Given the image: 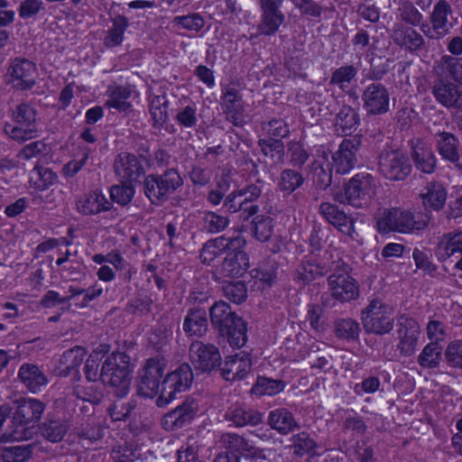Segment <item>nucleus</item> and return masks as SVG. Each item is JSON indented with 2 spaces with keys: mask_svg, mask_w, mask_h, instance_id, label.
Wrapping results in <instances>:
<instances>
[{
  "mask_svg": "<svg viewBox=\"0 0 462 462\" xmlns=\"http://www.w3.org/2000/svg\"><path fill=\"white\" fill-rule=\"evenodd\" d=\"M166 365L163 357H152L146 360L138 374V394L150 399L157 396L155 403L160 408L170 404L178 393L189 390L193 382L191 367L186 363L167 374L161 381Z\"/></svg>",
  "mask_w": 462,
  "mask_h": 462,
  "instance_id": "nucleus-1",
  "label": "nucleus"
},
{
  "mask_svg": "<svg viewBox=\"0 0 462 462\" xmlns=\"http://www.w3.org/2000/svg\"><path fill=\"white\" fill-rule=\"evenodd\" d=\"M209 316L212 326L222 336L227 337V341L232 347L240 348L245 345L247 341L245 324L229 304L222 300L215 302L209 310Z\"/></svg>",
  "mask_w": 462,
  "mask_h": 462,
  "instance_id": "nucleus-2",
  "label": "nucleus"
},
{
  "mask_svg": "<svg viewBox=\"0 0 462 462\" xmlns=\"http://www.w3.org/2000/svg\"><path fill=\"white\" fill-rule=\"evenodd\" d=\"M17 407L12 417V429L8 432L13 440H27L32 438L34 424L39 421L45 410V404L34 398H22L16 401Z\"/></svg>",
  "mask_w": 462,
  "mask_h": 462,
  "instance_id": "nucleus-3",
  "label": "nucleus"
},
{
  "mask_svg": "<svg viewBox=\"0 0 462 462\" xmlns=\"http://www.w3.org/2000/svg\"><path fill=\"white\" fill-rule=\"evenodd\" d=\"M130 356L124 352H114L104 361L99 378L114 389L117 397L125 396L131 383Z\"/></svg>",
  "mask_w": 462,
  "mask_h": 462,
  "instance_id": "nucleus-4",
  "label": "nucleus"
},
{
  "mask_svg": "<svg viewBox=\"0 0 462 462\" xmlns=\"http://www.w3.org/2000/svg\"><path fill=\"white\" fill-rule=\"evenodd\" d=\"M377 180L370 173L361 172L350 179L345 187V195L336 194L334 199L340 203L346 202L356 208L370 205L376 194Z\"/></svg>",
  "mask_w": 462,
  "mask_h": 462,
  "instance_id": "nucleus-5",
  "label": "nucleus"
},
{
  "mask_svg": "<svg viewBox=\"0 0 462 462\" xmlns=\"http://www.w3.org/2000/svg\"><path fill=\"white\" fill-rule=\"evenodd\" d=\"M183 184L177 170L171 168L162 174H149L143 182V193L153 205H162Z\"/></svg>",
  "mask_w": 462,
  "mask_h": 462,
  "instance_id": "nucleus-6",
  "label": "nucleus"
},
{
  "mask_svg": "<svg viewBox=\"0 0 462 462\" xmlns=\"http://www.w3.org/2000/svg\"><path fill=\"white\" fill-rule=\"evenodd\" d=\"M263 182L257 180L254 183L233 190L225 200L224 206L231 213L241 212V218L248 220L259 212L258 205L254 202L261 197Z\"/></svg>",
  "mask_w": 462,
  "mask_h": 462,
  "instance_id": "nucleus-7",
  "label": "nucleus"
},
{
  "mask_svg": "<svg viewBox=\"0 0 462 462\" xmlns=\"http://www.w3.org/2000/svg\"><path fill=\"white\" fill-rule=\"evenodd\" d=\"M331 269L334 273L328 277L331 297L341 303L356 300L359 297V285L356 280L349 275L351 267L338 259L333 263Z\"/></svg>",
  "mask_w": 462,
  "mask_h": 462,
  "instance_id": "nucleus-8",
  "label": "nucleus"
},
{
  "mask_svg": "<svg viewBox=\"0 0 462 462\" xmlns=\"http://www.w3.org/2000/svg\"><path fill=\"white\" fill-rule=\"evenodd\" d=\"M361 319L366 333L384 335L393 328L392 309L379 300H373L362 310Z\"/></svg>",
  "mask_w": 462,
  "mask_h": 462,
  "instance_id": "nucleus-9",
  "label": "nucleus"
},
{
  "mask_svg": "<svg viewBox=\"0 0 462 462\" xmlns=\"http://www.w3.org/2000/svg\"><path fill=\"white\" fill-rule=\"evenodd\" d=\"M379 173L390 181H402L411 173L410 158L398 150L383 152L378 162Z\"/></svg>",
  "mask_w": 462,
  "mask_h": 462,
  "instance_id": "nucleus-10",
  "label": "nucleus"
},
{
  "mask_svg": "<svg viewBox=\"0 0 462 462\" xmlns=\"http://www.w3.org/2000/svg\"><path fill=\"white\" fill-rule=\"evenodd\" d=\"M377 226L380 232L411 233L426 226V222L415 221L414 216L406 210L393 208L378 219Z\"/></svg>",
  "mask_w": 462,
  "mask_h": 462,
  "instance_id": "nucleus-11",
  "label": "nucleus"
},
{
  "mask_svg": "<svg viewBox=\"0 0 462 462\" xmlns=\"http://www.w3.org/2000/svg\"><path fill=\"white\" fill-rule=\"evenodd\" d=\"M420 327L417 320L406 315H402L397 320V350L403 356H411L417 351Z\"/></svg>",
  "mask_w": 462,
  "mask_h": 462,
  "instance_id": "nucleus-12",
  "label": "nucleus"
},
{
  "mask_svg": "<svg viewBox=\"0 0 462 462\" xmlns=\"http://www.w3.org/2000/svg\"><path fill=\"white\" fill-rule=\"evenodd\" d=\"M246 241L243 236L237 235L227 237L220 236L208 240L200 249L199 258L204 264L210 265L215 259L231 250L244 248Z\"/></svg>",
  "mask_w": 462,
  "mask_h": 462,
  "instance_id": "nucleus-13",
  "label": "nucleus"
},
{
  "mask_svg": "<svg viewBox=\"0 0 462 462\" xmlns=\"http://www.w3.org/2000/svg\"><path fill=\"white\" fill-rule=\"evenodd\" d=\"M189 360L196 370L208 373L220 366L221 355L214 344L197 340L189 346Z\"/></svg>",
  "mask_w": 462,
  "mask_h": 462,
  "instance_id": "nucleus-14",
  "label": "nucleus"
},
{
  "mask_svg": "<svg viewBox=\"0 0 462 462\" xmlns=\"http://www.w3.org/2000/svg\"><path fill=\"white\" fill-rule=\"evenodd\" d=\"M319 213L337 231L347 236L353 241L357 240L358 234L355 228V219L340 209L338 206L330 202H322L319 207Z\"/></svg>",
  "mask_w": 462,
  "mask_h": 462,
  "instance_id": "nucleus-15",
  "label": "nucleus"
},
{
  "mask_svg": "<svg viewBox=\"0 0 462 462\" xmlns=\"http://www.w3.org/2000/svg\"><path fill=\"white\" fill-rule=\"evenodd\" d=\"M198 411V402L192 397H188L181 404L162 418V426L169 431L179 430L190 424Z\"/></svg>",
  "mask_w": 462,
  "mask_h": 462,
  "instance_id": "nucleus-16",
  "label": "nucleus"
},
{
  "mask_svg": "<svg viewBox=\"0 0 462 462\" xmlns=\"http://www.w3.org/2000/svg\"><path fill=\"white\" fill-rule=\"evenodd\" d=\"M363 107L370 116H378L389 111L390 94L382 83H371L362 92Z\"/></svg>",
  "mask_w": 462,
  "mask_h": 462,
  "instance_id": "nucleus-17",
  "label": "nucleus"
},
{
  "mask_svg": "<svg viewBox=\"0 0 462 462\" xmlns=\"http://www.w3.org/2000/svg\"><path fill=\"white\" fill-rule=\"evenodd\" d=\"M361 146L358 136L344 139L337 151L332 155V168L338 174H346L353 170L357 162L356 154Z\"/></svg>",
  "mask_w": 462,
  "mask_h": 462,
  "instance_id": "nucleus-18",
  "label": "nucleus"
},
{
  "mask_svg": "<svg viewBox=\"0 0 462 462\" xmlns=\"http://www.w3.org/2000/svg\"><path fill=\"white\" fill-rule=\"evenodd\" d=\"M431 94L435 100L448 109L462 110V89L455 82L440 78L433 82Z\"/></svg>",
  "mask_w": 462,
  "mask_h": 462,
  "instance_id": "nucleus-19",
  "label": "nucleus"
},
{
  "mask_svg": "<svg viewBox=\"0 0 462 462\" xmlns=\"http://www.w3.org/2000/svg\"><path fill=\"white\" fill-rule=\"evenodd\" d=\"M37 69L33 62L27 59L16 58L13 60L8 68L9 81L15 88L25 90L32 88L35 84Z\"/></svg>",
  "mask_w": 462,
  "mask_h": 462,
  "instance_id": "nucleus-20",
  "label": "nucleus"
},
{
  "mask_svg": "<svg viewBox=\"0 0 462 462\" xmlns=\"http://www.w3.org/2000/svg\"><path fill=\"white\" fill-rule=\"evenodd\" d=\"M114 171L121 182H138L145 171L136 155L120 152L114 160Z\"/></svg>",
  "mask_w": 462,
  "mask_h": 462,
  "instance_id": "nucleus-21",
  "label": "nucleus"
},
{
  "mask_svg": "<svg viewBox=\"0 0 462 462\" xmlns=\"http://www.w3.org/2000/svg\"><path fill=\"white\" fill-rule=\"evenodd\" d=\"M252 369L251 355L242 351L225 358L221 374L226 381H240L246 377Z\"/></svg>",
  "mask_w": 462,
  "mask_h": 462,
  "instance_id": "nucleus-22",
  "label": "nucleus"
},
{
  "mask_svg": "<svg viewBox=\"0 0 462 462\" xmlns=\"http://www.w3.org/2000/svg\"><path fill=\"white\" fill-rule=\"evenodd\" d=\"M225 420L236 428L257 426L263 421V414L245 403H235L227 408Z\"/></svg>",
  "mask_w": 462,
  "mask_h": 462,
  "instance_id": "nucleus-23",
  "label": "nucleus"
},
{
  "mask_svg": "<svg viewBox=\"0 0 462 462\" xmlns=\"http://www.w3.org/2000/svg\"><path fill=\"white\" fill-rule=\"evenodd\" d=\"M221 107L229 122L236 126L243 125L244 102L236 88L226 86L222 89Z\"/></svg>",
  "mask_w": 462,
  "mask_h": 462,
  "instance_id": "nucleus-24",
  "label": "nucleus"
},
{
  "mask_svg": "<svg viewBox=\"0 0 462 462\" xmlns=\"http://www.w3.org/2000/svg\"><path fill=\"white\" fill-rule=\"evenodd\" d=\"M391 36L394 43L411 52L421 51L425 47L423 36L402 23L393 24Z\"/></svg>",
  "mask_w": 462,
  "mask_h": 462,
  "instance_id": "nucleus-25",
  "label": "nucleus"
},
{
  "mask_svg": "<svg viewBox=\"0 0 462 462\" xmlns=\"http://www.w3.org/2000/svg\"><path fill=\"white\" fill-rule=\"evenodd\" d=\"M218 442L222 448L229 450V453H238L245 457L252 458L262 457L263 451L239 434L223 433L220 435Z\"/></svg>",
  "mask_w": 462,
  "mask_h": 462,
  "instance_id": "nucleus-26",
  "label": "nucleus"
},
{
  "mask_svg": "<svg viewBox=\"0 0 462 462\" xmlns=\"http://www.w3.org/2000/svg\"><path fill=\"white\" fill-rule=\"evenodd\" d=\"M244 248L231 250L220 265V273L225 277H239L244 274L249 265L247 254Z\"/></svg>",
  "mask_w": 462,
  "mask_h": 462,
  "instance_id": "nucleus-27",
  "label": "nucleus"
},
{
  "mask_svg": "<svg viewBox=\"0 0 462 462\" xmlns=\"http://www.w3.org/2000/svg\"><path fill=\"white\" fill-rule=\"evenodd\" d=\"M21 383L32 393H38L48 383L44 372L36 365L24 363L18 371Z\"/></svg>",
  "mask_w": 462,
  "mask_h": 462,
  "instance_id": "nucleus-28",
  "label": "nucleus"
},
{
  "mask_svg": "<svg viewBox=\"0 0 462 462\" xmlns=\"http://www.w3.org/2000/svg\"><path fill=\"white\" fill-rule=\"evenodd\" d=\"M267 424L282 435H287L300 429L294 415L286 408L272 410L268 414Z\"/></svg>",
  "mask_w": 462,
  "mask_h": 462,
  "instance_id": "nucleus-29",
  "label": "nucleus"
},
{
  "mask_svg": "<svg viewBox=\"0 0 462 462\" xmlns=\"http://www.w3.org/2000/svg\"><path fill=\"white\" fill-rule=\"evenodd\" d=\"M436 148L442 159L450 162L459 161V141L452 133L446 131H438L434 134Z\"/></svg>",
  "mask_w": 462,
  "mask_h": 462,
  "instance_id": "nucleus-30",
  "label": "nucleus"
},
{
  "mask_svg": "<svg viewBox=\"0 0 462 462\" xmlns=\"http://www.w3.org/2000/svg\"><path fill=\"white\" fill-rule=\"evenodd\" d=\"M112 206V202L97 190L83 196L77 202L78 210L87 216L108 211Z\"/></svg>",
  "mask_w": 462,
  "mask_h": 462,
  "instance_id": "nucleus-31",
  "label": "nucleus"
},
{
  "mask_svg": "<svg viewBox=\"0 0 462 462\" xmlns=\"http://www.w3.org/2000/svg\"><path fill=\"white\" fill-rule=\"evenodd\" d=\"M260 8L261 20L258 24V32L266 36L273 35L284 23L285 15L281 10L264 5H260Z\"/></svg>",
  "mask_w": 462,
  "mask_h": 462,
  "instance_id": "nucleus-32",
  "label": "nucleus"
},
{
  "mask_svg": "<svg viewBox=\"0 0 462 462\" xmlns=\"http://www.w3.org/2000/svg\"><path fill=\"white\" fill-rule=\"evenodd\" d=\"M69 429L67 420L55 416H48L39 426L41 435L51 443H57L63 439Z\"/></svg>",
  "mask_w": 462,
  "mask_h": 462,
  "instance_id": "nucleus-33",
  "label": "nucleus"
},
{
  "mask_svg": "<svg viewBox=\"0 0 462 462\" xmlns=\"http://www.w3.org/2000/svg\"><path fill=\"white\" fill-rule=\"evenodd\" d=\"M207 311L202 308H192L183 321V330L188 336L201 337L208 331Z\"/></svg>",
  "mask_w": 462,
  "mask_h": 462,
  "instance_id": "nucleus-34",
  "label": "nucleus"
},
{
  "mask_svg": "<svg viewBox=\"0 0 462 462\" xmlns=\"http://www.w3.org/2000/svg\"><path fill=\"white\" fill-rule=\"evenodd\" d=\"M327 266L318 263L315 260H303L296 269L294 281L300 286H305L328 273Z\"/></svg>",
  "mask_w": 462,
  "mask_h": 462,
  "instance_id": "nucleus-35",
  "label": "nucleus"
},
{
  "mask_svg": "<svg viewBox=\"0 0 462 462\" xmlns=\"http://www.w3.org/2000/svg\"><path fill=\"white\" fill-rule=\"evenodd\" d=\"M420 196L426 209L439 210L447 200L446 189L437 181L427 183Z\"/></svg>",
  "mask_w": 462,
  "mask_h": 462,
  "instance_id": "nucleus-36",
  "label": "nucleus"
},
{
  "mask_svg": "<svg viewBox=\"0 0 462 462\" xmlns=\"http://www.w3.org/2000/svg\"><path fill=\"white\" fill-rule=\"evenodd\" d=\"M86 355L87 350L79 346L66 350L60 358V374L68 376L72 371L78 373V368L81 365Z\"/></svg>",
  "mask_w": 462,
  "mask_h": 462,
  "instance_id": "nucleus-37",
  "label": "nucleus"
},
{
  "mask_svg": "<svg viewBox=\"0 0 462 462\" xmlns=\"http://www.w3.org/2000/svg\"><path fill=\"white\" fill-rule=\"evenodd\" d=\"M462 254V232L448 233L440 238L436 255L439 261H445L455 254Z\"/></svg>",
  "mask_w": 462,
  "mask_h": 462,
  "instance_id": "nucleus-38",
  "label": "nucleus"
},
{
  "mask_svg": "<svg viewBox=\"0 0 462 462\" xmlns=\"http://www.w3.org/2000/svg\"><path fill=\"white\" fill-rule=\"evenodd\" d=\"M291 448L293 454L297 457L310 456L314 457L318 455V443L312 439L310 433L300 431L294 434L291 438Z\"/></svg>",
  "mask_w": 462,
  "mask_h": 462,
  "instance_id": "nucleus-39",
  "label": "nucleus"
},
{
  "mask_svg": "<svg viewBox=\"0 0 462 462\" xmlns=\"http://www.w3.org/2000/svg\"><path fill=\"white\" fill-rule=\"evenodd\" d=\"M168 107L169 100L165 94L151 97L149 110L152 116V127L161 129L168 121Z\"/></svg>",
  "mask_w": 462,
  "mask_h": 462,
  "instance_id": "nucleus-40",
  "label": "nucleus"
},
{
  "mask_svg": "<svg viewBox=\"0 0 462 462\" xmlns=\"http://www.w3.org/2000/svg\"><path fill=\"white\" fill-rule=\"evenodd\" d=\"M411 157L415 167L423 173L430 174L435 171L437 159L430 148L417 145Z\"/></svg>",
  "mask_w": 462,
  "mask_h": 462,
  "instance_id": "nucleus-41",
  "label": "nucleus"
},
{
  "mask_svg": "<svg viewBox=\"0 0 462 462\" xmlns=\"http://www.w3.org/2000/svg\"><path fill=\"white\" fill-rule=\"evenodd\" d=\"M357 73L358 69L355 65L341 66L332 72L329 85L337 87L343 92H347Z\"/></svg>",
  "mask_w": 462,
  "mask_h": 462,
  "instance_id": "nucleus-42",
  "label": "nucleus"
},
{
  "mask_svg": "<svg viewBox=\"0 0 462 462\" xmlns=\"http://www.w3.org/2000/svg\"><path fill=\"white\" fill-rule=\"evenodd\" d=\"M129 26L127 17L117 14L112 20V27L107 31L104 43L108 48L119 46L124 40V34Z\"/></svg>",
  "mask_w": 462,
  "mask_h": 462,
  "instance_id": "nucleus-43",
  "label": "nucleus"
},
{
  "mask_svg": "<svg viewBox=\"0 0 462 462\" xmlns=\"http://www.w3.org/2000/svg\"><path fill=\"white\" fill-rule=\"evenodd\" d=\"M442 359V346L437 342L428 343L417 357L418 364L425 369L439 367Z\"/></svg>",
  "mask_w": 462,
  "mask_h": 462,
  "instance_id": "nucleus-44",
  "label": "nucleus"
},
{
  "mask_svg": "<svg viewBox=\"0 0 462 462\" xmlns=\"http://www.w3.org/2000/svg\"><path fill=\"white\" fill-rule=\"evenodd\" d=\"M108 99L106 101V106L110 108H115L120 112H126L129 110L131 105L126 100L131 96V89L124 86H110L107 89Z\"/></svg>",
  "mask_w": 462,
  "mask_h": 462,
  "instance_id": "nucleus-45",
  "label": "nucleus"
},
{
  "mask_svg": "<svg viewBox=\"0 0 462 462\" xmlns=\"http://www.w3.org/2000/svg\"><path fill=\"white\" fill-rule=\"evenodd\" d=\"M304 181L302 173L293 169H285L280 173L277 186L280 191L291 195L300 188Z\"/></svg>",
  "mask_w": 462,
  "mask_h": 462,
  "instance_id": "nucleus-46",
  "label": "nucleus"
},
{
  "mask_svg": "<svg viewBox=\"0 0 462 462\" xmlns=\"http://www.w3.org/2000/svg\"><path fill=\"white\" fill-rule=\"evenodd\" d=\"M439 68L442 77L462 85V58L444 55L441 57Z\"/></svg>",
  "mask_w": 462,
  "mask_h": 462,
  "instance_id": "nucleus-47",
  "label": "nucleus"
},
{
  "mask_svg": "<svg viewBox=\"0 0 462 462\" xmlns=\"http://www.w3.org/2000/svg\"><path fill=\"white\" fill-rule=\"evenodd\" d=\"M451 14V5L446 0H439L433 7L430 22L441 29L442 32L448 34L451 27V23L448 22V17Z\"/></svg>",
  "mask_w": 462,
  "mask_h": 462,
  "instance_id": "nucleus-48",
  "label": "nucleus"
},
{
  "mask_svg": "<svg viewBox=\"0 0 462 462\" xmlns=\"http://www.w3.org/2000/svg\"><path fill=\"white\" fill-rule=\"evenodd\" d=\"M359 125L357 112L350 106H343L337 115L336 126L341 129L344 135L351 134Z\"/></svg>",
  "mask_w": 462,
  "mask_h": 462,
  "instance_id": "nucleus-49",
  "label": "nucleus"
},
{
  "mask_svg": "<svg viewBox=\"0 0 462 462\" xmlns=\"http://www.w3.org/2000/svg\"><path fill=\"white\" fill-rule=\"evenodd\" d=\"M57 180V175L50 168L43 166L34 167L30 173V183L39 190H45Z\"/></svg>",
  "mask_w": 462,
  "mask_h": 462,
  "instance_id": "nucleus-50",
  "label": "nucleus"
},
{
  "mask_svg": "<svg viewBox=\"0 0 462 462\" xmlns=\"http://www.w3.org/2000/svg\"><path fill=\"white\" fill-rule=\"evenodd\" d=\"M360 331L359 323L350 318L338 319L334 323L335 335L341 339L356 340L359 337Z\"/></svg>",
  "mask_w": 462,
  "mask_h": 462,
  "instance_id": "nucleus-51",
  "label": "nucleus"
},
{
  "mask_svg": "<svg viewBox=\"0 0 462 462\" xmlns=\"http://www.w3.org/2000/svg\"><path fill=\"white\" fill-rule=\"evenodd\" d=\"M253 236L259 242L269 241L273 233V218L263 215L256 216L252 223Z\"/></svg>",
  "mask_w": 462,
  "mask_h": 462,
  "instance_id": "nucleus-52",
  "label": "nucleus"
},
{
  "mask_svg": "<svg viewBox=\"0 0 462 462\" xmlns=\"http://www.w3.org/2000/svg\"><path fill=\"white\" fill-rule=\"evenodd\" d=\"M5 133L13 140L25 142L37 136V125L28 126L23 124L6 123L4 127Z\"/></svg>",
  "mask_w": 462,
  "mask_h": 462,
  "instance_id": "nucleus-53",
  "label": "nucleus"
},
{
  "mask_svg": "<svg viewBox=\"0 0 462 462\" xmlns=\"http://www.w3.org/2000/svg\"><path fill=\"white\" fill-rule=\"evenodd\" d=\"M286 383L280 379L258 377L252 388V392L257 395H275L283 391Z\"/></svg>",
  "mask_w": 462,
  "mask_h": 462,
  "instance_id": "nucleus-54",
  "label": "nucleus"
},
{
  "mask_svg": "<svg viewBox=\"0 0 462 462\" xmlns=\"http://www.w3.org/2000/svg\"><path fill=\"white\" fill-rule=\"evenodd\" d=\"M32 445L5 447L0 457L4 462H26L32 457Z\"/></svg>",
  "mask_w": 462,
  "mask_h": 462,
  "instance_id": "nucleus-55",
  "label": "nucleus"
},
{
  "mask_svg": "<svg viewBox=\"0 0 462 462\" xmlns=\"http://www.w3.org/2000/svg\"><path fill=\"white\" fill-rule=\"evenodd\" d=\"M202 221L204 230L209 234L223 232L230 223L228 217L208 210L203 213Z\"/></svg>",
  "mask_w": 462,
  "mask_h": 462,
  "instance_id": "nucleus-56",
  "label": "nucleus"
},
{
  "mask_svg": "<svg viewBox=\"0 0 462 462\" xmlns=\"http://www.w3.org/2000/svg\"><path fill=\"white\" fill-rule=\"evenodd\" d=\"M258 145L265 156H269L274 162H282L284 160V144L280 139H260Z\"/></svg>",
  "mask_w": 462,
  "mask_h": 462,
  "instance_id": "nucleus-57",
  "label": "nucleus"
},
{
  "mask_svg": "<svg viewBox=\"0 0 462 462\" xmlns=\"http://www.w3.org/2000/svg\"><path fill=\"white\" fill-rule=\"evenodd\" d=\"M444 356L448 367L462 373V339L449 342L445 349Z\"/></svg>",
  "mask_w": 462,
  "mask_h": 462,
  "instance_id": "nucleus-58",
  "label": "nucleus"
},
{
  "mask_svg": "<svg viewBox=\"0 0 462 462\" xmlns=\"http://www.w3.org/2000/svg\"><path fill=\"white\" fill-rule=\"evenodd\" d=\"M36 115V109L28 103H21L12 111L15 124H25L28 126L37 125Z\"/></svg>",
  "mask_w": 462,
  "mask_h": 462,
  "instance_id": "nucleus-59",
  "label": "nucleus"
},
{
  "mask_svg": "<svg viewBox=\"0 0 462 462\" xmlns=\"http://www.w3.org/2000/svg\"><path fill=\"white\" fill-rule=\"evenodd\" d=\"M135 194V189L133 183L122 182L119 185H114L110 188L111 199L121 205H128Z\"/></svg>",
  "mask_w": 462,
  "mask_h": 462,
  "instance_id": "nucleus-60",
  "label": "nucleus"
},
{
  "mask_svg": "<svg viewBox=\"0 0 462 462\" xmlns=\"http://www.w3.org/2000/svg\"><path fill=\"white\" fill-rule=\"evenodd\" d=\"M398 14L401 19L412 26L419 25L422 19V14L409 1H401L398 6Z\"/></svg>",
  "mask_w": 462,
  "mask_h": 462,
  "instance_id": "nucleus-61",
  "label": "nucleus"
},
{
  "mask_svg": "<svg viewBox=\"0 0 462 462\" xmlns=\"http://www.w3.org/2000/svg\"><path fill=\"white\" fill-rule=\"evenodd\" d=\"M45 12V4L42 0H23L18 6V14L23 19H33Z\"/></svg>",
  "mask_w": 462,
  "mask_h": 462,
  "instance_id": "nucleus-62",
  "label": "nucleus"
},
{
  "mask_svg": "<svg viewBox=\"0 0 462 462\" xmlns=\"http://www.w3.org/2000/svg\"><path fill=\"white\" fill-rule=\"evenodd\" d=\"M277 270L276 262L269 261L254 270L255 273L254 276L267 286H271L277 279Z\"/></svg>",
  "mask_w": 462,
  "mask_h": 462,
  "instance_id": "nucleus-63",
  "label": "nucleus"
},
{
  "mask_svg": "<svg viewBox=\"0 0 462 462\" xmlns=\"http://www.w3.org/2000/svg\"><path fill=\"white\" fill-rule=\"evenodd\" d=\"M292 5L305 17L319 19L323 13L322 5L314 0H292Z\"/></svg>",
  "mask_w": 462,
  "mask_h": 462,
  "instance_id": "nucleus-64",
  "label": "nucleus"
}]
</instances>
